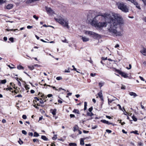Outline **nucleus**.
I'll return each mask as SVG.
<instances>
[{
    "instance_id": "obj_11",
    "label": "nucleus",
    "mask_w": 146,
    "mask_h": 146,
    "mask_svg": "<svg viewBox=\"0 0 146 146\" xmlns=\"http://www.w3.org/2000/svg\"><path fill=\"white\" fill-rule=\"evenodd\" d=\"M13 5L12 4H9L6 6L5 7V8L6 9H10L13 8Z\"/></svg>"
},
{
    "instance_id": "obj_30",
    "label": "nucleus",
    "mask_w": 146,
    "mask_h": 146,
    "mask_svg": "<svg viewBox=\"0 0 146 146\" xmlns=\"http://www.w3.org/2000/svg\"><path fill=\"white\" fill-rule=\"evenodd\" d=\"M92 119V118L90 117L88 118H87V119H86L85 120L83 121V123H84V122H85L86 121H88V120H91Z\"/></svg>"
},
{
    "instance_id": "obj_51",
    "label": "nucleus",
    "mask_w": 146,
    "mask_h": 146,
    "mask_svg": "<svg viewBox=\"0 0 146 146\" xmlns=\"http://www.w3.org/2000/svg\"><path fill=\"white\" fill-rule=\"evenodd\" d=\"M96 75V73H91L90 74V76L92 77H94Z\"/></svg>"
},
{
    "instance_id": "obj_28",
    "label": "nucleus",
    "mask_w": 146,
    "mask_h": 146,
    "mask_svg": "<svg viewBox=\"0 0 146 146\" xmlns=\"http://www.w3.org/2000/svg\"><path fill=\"white\" fill-rule=\"evenodd\" d=\"M132 118L133 120L135 121H137V118L134 115H133L132 117Z\"/></svg>"
},
{
    "instance_id": "obj_7",
    "label": "nucleus",
    "mask_w": 146,
    "mask_h": 146,
    "mask_svg": "<svg viewBox=\"0 0 146 146\" xmlns=\"http://www.w3.org/2000/svg\"><path fill=\"white\" fill-rule=\"evenodd\" d=\"M45 9L46 11L49 14L53 15L55 14L54 11L50 8L46 7H45Z\"/></svg>"
},
{
    "instance_id": "obj_46",
    "label": "nucleus",
    "mask_w": 146,
    "mask_h": 146,
    "mask_svg": "<svg viewBox=\"0 0 146 146\" xmlns=\"http://www.w3.org/2000/svg\"><path fill=\"white\" fill-rule=\"evenodd\" d=\"M101 59H102V60H106L107 59V57H106V58H104V57H102L101 58Z\"/></svg>"
},
{
    "instance_id": "obj_32",
    "label": "nucleus",
    "mask_w": 146,
    "mask_h": 146,
    "mask_svg": "<svg viewBox=\"0 0 146 146\" xmlns=\"http://www.w3.org/2000/svg\"><path fill=\"white\" fill-rule=\"evenodd\" d=\"M6 82V80H2L1 81V83L2 84H5Z\"/></svg>"
},
{
    "instance_id": "obj_44",
    "label": "nucleus",
    "mask_w": 146,
    "mask_h": 146,
    "mask_svg": "<svg viewBox=\"0 0 146 146\" xmlns=\"http://www.w3.org/2000/svg\"><path fill=\"white\" fill-rule=\"evenodd\" d=\"M141 1L143 2L145 5H146V0H140Z\"/></svg>"
},
{
    "instance_id": "obj_27",
    "label": "nucleus",
    "mask_w": 146,
    "mask_h": 146,
    "mask_svg": "<svg viewBox=\"0 0 146 146\" xmlns=\"http://www.w3.org/2000/svg\"><path fill=\"white\" fill-rule=\"evenodd\" d=\"M17 68L19 70H21V69H24V67L20 65L18 66L17 67Z\"/></svg>"
},
{
    "instance_id": "obj_52",
    "label": "nucleus",
    "mask_w": 146,
    "mask_h": 146,
    "mask_svg": "<svg viewBox=\"0 0 146 146\" xmlns=\"http://www.w3.org/2000/svg\"><path fill=\"white\" fill-rule=\"evenodd\" d=\"M28 135L29 136H32L33 135V134L32 132H29L28 133Z\"/></svg>"
},
{
    "instance_id": "obj_56",
    "label": "nucleus",
    "mask_w": 146,
    "mask_h": 146,
    "mask_svg": "<svg viewBox=\"0 0 146 146\" xmlns=\"http://www.w3.org/2000/svg\"><path fill=\"white\" fill-rule=\"evenodd\" d=\"M139 78H140V79L143 81H144V78L142 77L141 76H139Z\"/></svg>"
},
{
    "instance_id": "obj_43",
    "label": "nucleus",
    "mask_w": 146,
    "mask_h": 146,
    "mask_svg": "<svg viewBox=\"0 0 146 146\" xmlns=\"http://www.w3.org/2000/svg\"><path fill=\"white\" fill-rule=\"evenodd\" d=\"M40 103L41 104H43L44 103V102L43 100H42V99H40V101H39Z\"/></svg>"
},
{
    "instance_id": "obj_13",
    "label": "nucleus",
    "mask_w": 146,
    "mask_h": 146,
    "mask_svg": "<svg viewBox=\"0 0 146 146\" xmlns=\"http://www.w3.org/2000/svg\"><path fill=\"white\" fill-rule=\"evenodd\" d=\"M92 31H84V34H85L86 35H88L90 36L91 33H92Z\"/></svg>"
},
{
    "instance_id": "obj_41",
    "label": "nucleus",
    "mask_w": 146,
    "mask_h": 146,
    "mask_svg": "<svg viewBox=\"0 0 146 146\" xmlns=\"http://www.w3.org/2000/svg\"><path fill=\"white\" fill-rule=\"evenodd\" d=\"M9 40L11 41L12 42H13L14 40V38L13 37H11L9 38Z\"/></svg>"
},
{
    "instance_id": "obj_48",
    "label": "nucleus",
    "mask_w": 146,
    "mask_h": 146,
    "mask_svg": "<svg viewBox=\"0 0 146 146\" xmlns=\"http://www.w3.org/2000/svg\"><path fill=\"white\" fill-rule=\"evenodd\" d=\"M98 126L97 125H95L93 127H92V129H94L96 128Z\"/></svg>"
},
{
    "instance_id": "obj_2",
    "label": "nucleus",
    "mask_w": 146,
    "mask_h": 146,
    "mask_svg": "<svg viewBox=\"0 0 146 146\" xmlns=\"http://www.w3.org/2000/svg\"><path fill=\"white\" fill-rule=\"evenodd\" d=\"M112 19L109 22V25L107 27V29L109 32L116 36H121L123 35L122 31H118L116 29L118 25L122 26L124 25V21L120 15L117 13L112 14Z\"/></svg>"
},
{
    "instance_id": "obj_14",
    "label": "nucleus",
    "mask_w": 146,
    "mask_h": 146,
    "mask_svg": "<svg viewBox=\"0 0 146 146\" xmlns=\"http://www.w3.org/2000/svg\"><path fill=\"white\" fill-rule=\"evenodd\" d=\"M101 122H102L103 123H106V124H108V125H110V124H112V123L109 122L108 121H106L105 120H104V119L101 120Z\"/></svg>"
},
{
    "instance_id": "obj_54",
    "label": "nucleus",
    "mask_w": 146,
    "mask_h": 146,
    "mask_svg": "<svg viewBox=\"0 0 146 146\" xmlns=\"http://www.w3.org/2000/svg\"><path fill=\"white\" fill-rule=\"evenodd\" d=\"M70 116L71 118L74 117H75V115L74 114H70Z\"/></svg>"
},
{
    "instance_id": "obj_50",
    "label": "nucleus",
    "mask_w": 146,
    "mask_h": 146,
    "mask_svg": "<svg viewBox=\"0 0 146 146\" xmlns=\"http://www.w3.org/2000/svg\"><path fill=\"white\" fill-rule=\"evenodd\" d=\"M106 131L109 133H110L111 132V131L109 129H106Z\"/></svg>"
},
{
    "instance_id": "obj_25",
    "label": "nucleus",
    "mask_w": 146,
    "mask_h": 146,
    "mask_svg": "<svg viewBox=\"0 0 146 146\" xmlns=\"http://www.w3.org/2000/svg\"><path fill=\"white\" fill-rule=\"evenodd\" d=\"M104 84V82H100L99 83V86L101 88Z\"/></svg>"
},
{
    "instance_id": "obj_15",
    "label": "nucleus",
    "mask_w": 146,
    "mask_h": 146,
    "mask_svg": "<svg viewBox=\"0 0 146 146\" xmlns=\"http://www.w3.org/2000/svg\"><path fill=\"white\" fill-rule=\"evenodd\" d=\"M40 0H27L26 3L27 4H29L34 2L39 1Z\"/></svg>"
},
{
    "instance_id": "obj_4",
    "label": "nucleus",
    "mask_w": 146,
    "mask_h": 146,
    "mask_svg": "<svg viewBox=\"0 0 146 146\" xmlns=\"http://www.w3.org/2000/svg\"><path fill=\"white\" fill-rule=\"evenodd\" d=\"M116 5L118 9L122 12L127 13L129 11V7L126 3L122 2H119L116 3Z\"/></svg>"
},
{
    "instance_id": "obj_10",
    "label": "nucleus",
    "mask_w": 146,
    "mask_h": 146,
    "mask_svg": "<svg viewBox=\"0 0 146 146\" xmlns=\"http://www.w3.org/2000/svg\"><path fill=\"white\" fill-rule=\"evenodd\" d=\"M140 52L144 56H146V48L143 47L141 50Z\"/></svg>"
},
{
    "instance_id": "obj_8",
    "label": "nucleus",
    "mask_w": 146,
    "mask_h": 146,
    "mask_svg": "<svg viewBox=\"0 0 146 146\" xmlns=\"http://www.w3.org/2000/svg\"><path fill=\"white\" fill-rule=\"evenodd\" d=\"M114 70L116 71H117L119 74H120L122 76L126 78L128 77L127 74L125 73L120 72L119 70H117L115 68H113Z\"/></svg>"
},
{
    "instance_id": "obj_17",
    "label": "nucleus",
    "mask_w": 146,
    "mask_h": 146,
    "mask_svg": "<svg viewBox=\"0 0 146 146\" xmlns=\"http://www.w3.org/2000/svg\"><path fill=\"white\" fill-rule=\"evenodd\" d=\"M129 94L131 96H133L134 98H135L137 96V95L135 93L133 92H129Z\"/></svg>"
},
{
    "instance_id": "obj_16",
    "label": "nucleus",
    "mask_w": 146,
    "mask_h": 146,
    "mask_svg": "<svg viewBox=\"0 0 146 146\" xmlns=\"http://www.w3.org/2000/svg\"><path fill=\"white\" fill-rule=\"evenodd\" d=\"M50 112L52 113L53 115H54L56 114V109H51L50 110Z\"/></svg>"
},
{
    "instance_id": "obj_9",
    "label": "nucleus",
    "mask_w": 146,
    "mask_h": 146,
    "mask_svg": "<svg viewBox=\"0 0 146 146\" xmlns=\"http://www.w3.org/2000/svg\"><path fill=\"white\" fill-rule=\"evenodd\" d=\"M90 36L93 37L94 38L100 37V35L98 34L93 31L92 32Z\"/></svg>"
},
{
    "instance_id": "obj_18",
    "label": "nucleus",
    "mask_w": 146,
    "mask_h": 146,
    "mask_svg": "<svg viewBox=\"0 0 146 146\" xmlns=\"http://www.w3.org/2000/svg\"><path fill=\"white\" fill-rule=\"evenodd\" d=\"M85 139V138H81L80 141V144L81 145H84V140Z\"/></svg>"
},
{
    "instance_id": "obj_34",
    "label": "nucleus",
    "mask_w": 146,
    "mask_h": 146,
    "mask_svg": "<svg viewBox=\"0 0 146 146\" xmlns=\"http://www.w3.org/2000/svg\"><path fill=\"white\" fill-rule=\"evenodd\" d=\"M73 128H74V131L75 132L78 129V126H74Z\"/></svg>"
},
{
    "instance_id": "obj_53",
    "label": "nucleus",
    "mask_w": 146,
    "mask_h": 146,
    "mask_svg": "<svg viewBox=\"0 0 146 146\" xmlns=\"http://www.w3.org/2000/svg\"><path fill=\"white\" fill-rule=\"evenodd\" d=\"M129 68H128V67H127L126 68L127 69H130L131 68V64H129Z\"/></svg>"
},
{
    "instance_id": "obj_6",
    "label": "nucleus",
    "mask_w": 146,
    "mask_h": 146,
    "mask_svg": "<svg viewBox=\"0 0 146 146\" xmlns=\"http://www.w3.org/2000/svg\"><path fill=\"white\" fill-rule=\"evenodd\" d=\"M115 100H118V99L114 97L112 95H110L109 98H108V104L110 105V103Z\"/></svg>"
},
{
    "instance_id": "obj_20",
    "label": "nucleus",
    "mask_w": 146,
    "mask_h": 146,
    "mask_svg": "<svg viewBox=\"0 0 146 146\" xmlns=\"http://www.w3.org/2000/svg\"><path fill=\"white\" fill-rule=\"evenodd\" d=\"M94 115L93 113L92 112H88L87 113V115L90 116H92Z\"/></svg>"
},
{
    "instance_id": "obj_33",
    "label": "nucleus",
    "mask_w": 146,
    "mask_h": 146,
    "mask_svg": "<svg viewBox=\"0 0 146 146\" xmlns=\"http://www.w3.org/2000/svg\"><path fill=\"white\" fill-rule=\"evenodd\" d=\"M57 138V135H54V137H52V139L54 140H55Z\"/></svg>"
},
{
    "instance_id": "obj_40",
    "label": "nucleus",
    "mask_w": 146,
    "mask_h": 146,
    "mask_svg": "<svg viewBox=\"0 0 146 146\" xmlns=\"http://www.w3.org/2000/svg\"><path fill=\"white\" fill-rule=\"evenodd\" d=\"M33 17L36 20H37L38 19V17L36 16V15H34L33 16Z\"/></svg>"
},
{
    "instance_id": "obj_45",
    "label": "nucleus",
    "mask_w": 146,
    "mask_h": 146,
    "mask_svg": "<svg viewBox=\"0 0 146 146\" xmlns=\"http://www.w3.org/2000/svg\"><path fill=\"white\" fill-rule=\"evenodd\" d=\"M22 118L24 119H26L27 118V117L26 116V115H23V116H22Z\"/></svg>"
},
{
    "instance_id": "obj_47",
    "label": "nucleus",
    "mask_w": 146,
    "mask_h": 146,
    "mask_svg": "<svg viewBox=\"0 0 146 146\" xmlns=\"http://www.w3.org/2000/svg\"><path fill=\"white\" fill-rule=\"evenodd\" d=\"M138 145L140 146H143V143L141 142H138Z\"/></svg>"
},
{
    "instance_id": "obj_3",
    "label": "nucleus",
    "mask_w": 146,
    "mask_h": 146,
    "mask_svg": "<svg viewBox=\"0 0 146 146\" xmlns=\"http://www.w3.org/2000/svg\"><path fill=\"white\" fill-rule=\"evenodd\" d=\"M54 19L64 27H66L68 29L69 28L68 21L67 19L63 18L62 16H59L57 18H54Z\"/></svg>"
},
{
    "instance_id": "obj_62",
    "label": "nucleus",
    "mask_w": 146,
    "mask_h": 146,
    "mask_svg": "<svg viewBox=\"0 0 146 146\" xmlns=\"http://www.w3.org/2000/svg\"><path fill=\"white\" fill-rule=\"evenodd\" d=\"M106 117L107 118H108V119H110L111 118V117L110 116H109L106 115Z\"/></svg>"
},
{
    "instance_id": "obj_39",
    "label": "nucleus",
    "mask_w": 146,
    "mask_h": 146,
    "mask_svg": "<svg viewBox=\"0 0 146 146\" xmlns=\"http://www.w3.org/2000/svg\"><path fill=\"white\" fill-rule=\"evenodd\" d=\"M121 89L125 90V86L124 85H122V86L121 87Z\"/></svg>"
},
{
    "instance_id": "obj_57",
    "label": "nucleus",
    "mask_w": 146,
    "mask_h": 146,
    "mask_svg": "<svg viewBox=\"0 0 146 146\" xmlns=\"http://www.w3.org/2000/svg\"><path fill=\"white\" fill-rule=\"evenodd\" d=\"M120 122H119L121 123V125H124V124L125 123V122H123V123H122V122H121V121H122V120H120Z\"/></svg>"
},
{
    "instance_id": "obj_49",
    "label": "nucleus",
    "mask_w": 146,
    "mask_h": 146,
    "mask_svg": "<svg viewBox=\"0 0 146 146\" xmlns=\"http://www.w3.org/2000/svg\"><path fill=\"white\" fill-rule=\"evenodd\" d=\"M93 110L92 107H91L88 109V110L90 112H91Z\"/></svg>"
},
{
    "instance_id": "obj_63",
    "label": "nucleus",
    "mask_w": 146,
    "mask_h": 146,
    "mask_svg": "<svg viewBox=\"0 0 146 146\" xmlns=\"http://www.w3.org/2000/svg\"><path fill=\"white\" fill-rule=\"evenodd\" d=\"M35 91L33 90H31V92L32 94H33L35 93Z\"/></svg>"
},
{
    "instance_id": "obj_31",
    "label": "nucleus",
    "mask_w": 146,
    "mask_h": 146,
    "mask_svg": "<svg viewBox=\"0 0 146 146\" xmlns=\"http://www.w3.org/2000/svg\"><path fill=\"white\" fill-rule=\"evenodd\" d=\"M70 72L69 68H68V70L66 69L64 70V72L65 73H69Z\"/></svg>"
},
{
    "instance_id": "obj_37",
    "label": "nucleus",
    "mask_w": 146,
    "mask_h": 146,
    "mask_svg": "<svg viewBox=\"0 0 146 146\" xmlns=\"http://www.w3.org/2000/svg\"><path fill=\"white\" fill-rule=\"evenodd\" d=\"M22 133L25 135H26L27 134V132L24 130H22Z\"/></svg>"
},
{
    "instance_id": "obj_1",
    "label": "nucleus",
    "mask_w": 146,
    "mask_h": 146,
    "mask_svg": "<svg viewBox=\"0 0 146 146\" xmlns=\"http://www.w3.org/2000/svg\"><path fill=\"white\" fill-rule=\"evenodd\" d=\"M95 12L92 11L90 12L88 16V20L89 23L96 29H102L103 27H106L109 25V22L112 19H114L112 14L99 13L95 16Z\"/></svg>"
},
{
    "instance_id": "obj_60",
    "label": "nucleus",
    "mask_w": 146,
    "mask_h": 146,
    "mask_svg": "<svg viewBox=\"0 0 146 146\" xmlns=\"http://www.w3.org/2000/svg\"><path fill=\"white\" fill-rule=\"evenodd\" d=\"M122 132L123 133L126 134L127 132L126 131H125L124 130L122 129Z\"/></svg>"
},
{
    "instance_id": "obj_59",
    "label": "nucleus",
    "mask_w": 146,
    "mask_h": 146,
    "mask_svg": "<svg viewBox=\"0 0 146 146\" xmlns=\"http://www.w3.org/2000/svg\"><path fill=\"white\" fill-rule=\"evenodd\" d=\"M52 94H48L47 95V97L50 98L51 97H52Z\"/></svg>"
},
{
    "instance_id": "obj_35",
    "label": "nucleus",
    "mask_w": 146,
    "mask_h": 146,
    "mask_svg": "<svg viewBox=\"0 0 146 146\" xmlns=\"http://www.w3.org/2000/svg\"><path fill=\"white\" fill-rule=\"evenodd\" d=\"M131 133H134L136 134H139V133H138L137 131H132Z\"/></svg>"
},
{
    "instance_id": "obj_55",
    "label": "nucleus",
    "mask_w": 146,
    "mask_h": 146,
    "mask_svg": "<svg viewBox=\"0 0 146 146\" xmlns=\"http://www.w3.org/2000/svg\"><path fill=\"white\" fill-rule=\"evenodd\" d=\"M32 27H33L32 26H29V25L27 27V28L28 29H31V28H32Z\"/></svg>"
},
{
    "instance_id": "obj_58",
    "label": "nucleus",
    "mask_w": 146,
    "mask_h": 146,
    "mask_svg": "<svg viewBox=\"0 0 146 146\" xmlns=\"http://www.w3.org/2000/svg\"><path fill=\"white\" fill-rule=\"evenodd\" d=\"M3 3L4 1L3 0H0V5H1Z\"/></svg>"
},
{
    "instance_id": "obj_26",
    "label": "nucleus",
    "mask_w": 146,
    "mask_h": 146,
    "mask_svg": "<svg viewBox=\"0 0 146 146\" xmlns=\"http://www.w3.org/2000/svg\"><path fill=\"white\" fill-rule=\"evenodd\" d=\"M39 135V134L36 132H35L34 134V136L35 137H38Z\"/></svg>"
},
{
    "instance_id": "obj_22",
    "label": "nucleus",
    "mask_w": 146,
    "mask_h": 146,
    "mask_svg": "<svg viewBox=\"0 0 146 146\" xmlns=\"http://www.w3.org/2000/svg\"><path fill=\"white\" fill-rule=\"evenodd\" d=\"M98 95L100 98L103 96L102 92V91H100L98 94Z\"/></svg>"
},
{
    "instance_id": "obj_24",
    "label": "nucleus",
    "mask_w": 146,
    "mask_h": 146,
    "mask_svg": "<svg viewBox=\"0 0 146 146\" xmlns=\"http://www.w3.org/2000/svg\"><path fill=\"white\" fill-rule=\"evenodd\" d=\"M87 106V103L86 102H84V110H86Z\"/></svg>"
},
{
    "instance_id": "obj_12",
    "label": "nucleus",
    "mask_w": 146,
    "mask_h": 146,
    "mask_svg": "<svg viewBox=\"0 0 146 146\" xmlns=\"http://www.w3.org/2000/svg\"><path fill=\"white\" fill-rule=\"evenodd\" d=\"M82 37V39L84 42L88 41L89 40V38L86 36H81Z\"/></svg>"
},
{
    "instance_id": "obj_38",
    "label": "nucleus",
    "mask_w": 146,
    "mask_h": 146,
    "mask_svg": "<svg viewBox=\"0 0 146 146\" xmlns=\"http://www.w3.org/2000/svg\"><path fill=\"white\" fill-rule=\"evenodd\" d=\"M6 30L7 31H15L16 30H17V29H14V30H13V29H6Z\"/></svg>"
},
{
    "instance_id": "obj_64",
    "label": "nucleus",
    "mask_w": 146,
    "mask_h": 146,
    "mask_svg": "<svg viewBox=\"0 0 146 146\" xmlns=\"http://www.w3.org/2000/svg\"><path fill=\"white\" fill-rule=\"evenodd\" d=\"M7 38L6 37H4L3 38V39L5 41H7Z\"/></svg>"
},
{
    "instance_id": "obj_42",
    "label": "nucleus",
    "mask_w": 146,
    "mask_h": 146,
    "mask_svg": "<svg viewBox=\"0 0 146 146\" xmlns=\"http://www.w3.org/2000/svg\"><path fill=\"white\" fill-rule=\"evenodd\" d=\"M33 141L34 142H38V140L37 139H33Z\"/></svg>"
},
{
    "instance_id": "obj_23",
    "label": "nucleus",
    "mask_w": 146,
    "mask_h": 146,
    "mask_svg": "<svg viewBox=\"0 0 146 146\" xmlns=\"http://www.w3.org/2000/svg\"><path fill=\"white\" fill-rule=\"evenodd\" d=\"M73 112L74 113H77L78 114H80V112H79V110L77 109H74L73 111Z\"/></svg>"
},
{
    "instance_id": "obj_36",
    "label": "nucleus",
    "mask_w": 146,
    "mask_h": 146,
    "mask_svg": "<svg viewBox=\"0 0 146 146\" xmlns=\"http://www.w3.org/2000/svg\"><path fill=\"white\" fill-rule=\"evenodd\" d=\"M62 79V77H60V76L57 77L56 78V79L57 80H61Z\"/></svg>"
},
{
    "instance_id": "obj_21",
    "label": "nucleus",
    "mask_w": 146,
    "mask_h": 146,
    "mask_svg": "<svg viewBox=\"0 0 146 146\" xmlns=\"http://www.w3.org/2000/svg\"><path fill=\"white\" fill-rule=\"evenodd\" d=\"M41 138L45 141H47L48 138L45 136L42 135L41 136Z\"/></svg>"
},
{
    "instance_id": "obj_19",
    "label": "nucleus",
    "mask_w": 146,
    "mask_h": 146,
    "mask_svg": "<svg viewBox=\"0 0 146 146\" xmlns=\"http://www.w3.org/2000/svg\"><path fill=\"white\" fill-rule=\"evenodd\" d=\"M69 146H77V144L75 143H70L69 144Z\"/></svg>"
},
{
    "instance_id": "obj_61",
    "label": "nucleus",
    "mask_w": 146,
    "mask_h": 146,
    "mask_svg": "<svg viewBox=\"0 0 146 146\" xmlns=\"http://www.w3.org/2000/svg\"><path fill=\"white\" fill-rule=\"evenodd\" d=\"M2 122L5 123L6 122V120L5 119H3L2 120Z\"/></svg>"
},
{
    "instance_id": "obj_29",
    "label": "nucleus",
    "mask_w": 146,
    "mask_h": 146,
    "mask_svg": "<svg viewBox=\"0 0 146 146\" xmlns=\"http://www.w3.org/2000/svg\"><path fill=\"white\" fill-rule=\"evenodd\" d=\"M28 68L31 70H32L34 69V66H28Z\"/></svg>"
},
{
    "instance_id": "obj_5",
    "label": "nucleus",
    "mask_w": 146,
    "mask_h": 146,
    "mask_svg": "<svg viewBox=\"0 0 146 146\" xmlns=\"http://www.w3.org/2000/svg\"><path fill=\"white\" fill-rule=\"evenodd\" d=\"M126 1L130 2L134 5H135L136 8L139 10L141 9L139 5L136 0H126Z\"/></svg>"
}]
</instances>
